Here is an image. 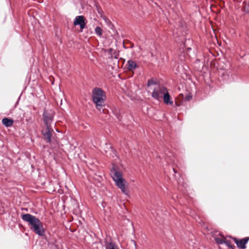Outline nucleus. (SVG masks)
<instances>
[{"label":"nucleus","instance_id":"f257e3e1","mask_svg":"<svg viewBox=\"0 0 249 249\" xmlns=\"http://www.w3.org/2000/svg\"><path fill=\"white\" fill-rule=\"evenodd\" d=\"M55 112L52 109H44L42 114V120L45 126L42 128L41 133L44 140L48 143H51L52 137L54 131L52 124L54 120Z\"/></svg>","mask_w":249,"mask_h":249},{"label":"nucleus","instance_id":"f03ea898","mask_svg":"<svg viewBox=\"0 0 249 249\" xmlns=\"http://www.w3.org/2000/svg\"><path fill=\"white\" fill-rule=\"evenodd\" d=\"M21 219L28 223L30 229L40 236L44 235L45 229L40 220L35 215L29 213L22 214Z\"/></svg>","mask_w":249,"mask_h":249},{"label":"nucleus","instance_id":"7ed1b4c3","mask_svg":"<svg viewBox=\"0 0 249 249\" xmlns=\"http://www.w3.org/2000/svg\"><path fill=\"white\" fill-rule=\"evenodd\" d=\"M110 175L116 185L120 189L124 195H128L129 191L126 188V182L123 178L122 173L118 170L116 166L113 165L111 169Z\"/></svg>","mask_w":249,"mask_h":249},{"label":"nucleus","instance_id":"20e7f679","mask_svg":"<svg viewBox=\"0 0 249 249\" xmlns=\"http://www.w3.org/2000/svg\"><path fill=\"white\" fill-rule=\"evenodd\" d=\"M107 96L106 92L99 88H94V104L99 111L104 112L103 107L106 104Z\"/></svg>","mask_w":249,"mask_h":249},{"label":"nucleus","instance_id":"39448f33","mask_svg":"<svg viewBox=\"0 0 249 249\" xmlns=\"http://www.w3.org/2000/svg\"><path fill=\"white\" fill-rule=\"evenodd\" d=\"M167 90L166 88L164 87L156 85L153 89L151 96L154 99L159 101L162 98Z\"/></svg>","mask_w":249,"mask_h":249},{"label":"nucleus","instance_id":"423d86ee","mask_svg":"<svg viewBox=\"0 0 249 249\" xmlns=\"http://www.w3.org/2000/svg\"><path fill=\"white\" fill-rule=\"evenodd\" d=\"M73 24L74 25H79L81 29L83 30L85 27V18L83 16H76L75 18Z\"/></svg>","mask_w":249,"mask_h":249},{"label":"nucleus","instance_id":"0eeeda50","mask_svg":"<svg viewBox=\"0 0 249 249\" xmlns=\"http://www.w3.org/2000/svg\"><path fill=\"white\" fill-rule=\"evenodd\" d=\"M233 239L234 240L238 248L241 249H245L246 248V245L249 240V238L246 237L239 241L235 238H233Z\"/></svg>","mask_w":249,"mask_h":249},{"label":"nucleus","instance_id":"6e6552de","mask_svg":"<svg viewBox=\"0 0 249 249\" xmlns=\"http://www.w3.org/2000/svg\"><path fill=\"white\" fill-rule=\"evenodd\" d=\"M126 66L127 67V70L131 71H133L138 67V65L137 63L132 60H129L127 61Z\"/></svg>","mask_w":249,"mask_h":249},{"label":"nucleus","instance_id":"1a4fd4ad","mask_svg":"<svg viewBox=\"0 0 249 249\" xmlns=\"http://www.w3.org/2000/svg\"><path fill=\"white\" fill-rule=\"evenodd\" d=\"M162 98L163 102L165 104L170 105H173V101L171 100V97L167 90L164 94L163 96H162Z\"/></svg>","mask_w":249,"mask_h":249},{"label":"nucleus","instance_id":"9d476101","mask_svg":"<svg viewBox=\"0 0 249 249\" xmlns=\"http://www.w3.org/2000/svg\"><path fill=\"white\" fill-rule=\"evenodd\" d=\"M111 58L118 59L119 57V52L112 48H110L107 50Z\"/></svg>","mask_w":249,"mask_h":249},{"label":"nucleus","instance_id":"9b49d317","mask_svg":"<svg viewBox=\"0 0 249 249\" xmlns=\"http://www.w3.org/2000/svg\"><path fill=\"white\" fill-rule=\"evenodd\" d=\"M14 121L11 119L4 118L2 120V123L6 127H10L12 125Z\"/></svg>","mask_w":249,"mask_h":249},{"label":"nucleus","instance_id":"f8f14e48","mask_svg":"<svg viewBox=\"0 0 249 249\" xmlns=\"http://www.w3.org/2000/svg\"><path fill=\"white\" fill-rule=\"evenodd\" d=\"M106 249H119L118 246L112 242H105Z\"/></svg>","mask_w":249,"mask_h":249},{"label":"nucleus","instance_id":"ddd939ff","mask_svg":"<svg viewBox=\"0 0 249 249\" xmlns=\"http://www.w3.org/2000/svg\"><path fill=\"white\" fill-rule=\"evenodd\" d=\"M94 5L96 6L97 12L100 17L103 19H104V18H106V17L104 15V13L102 9L98 5H97L96 3H95Z\"/></svg>","mask_w":249,"mask_h":249},{"label":"nucleus","instance_id":"4468645a","mask_svg":"<svg viewBox=\"0 0 249 249\" xmlns=\"http://www.w3.org/2000/svg\"><path fill=\"white\" fill-rule=\"evenodd\" d=\"M97 35L101 37L103 34V30L100 27H96L94 30Z\"/></svg>","mask_w":249,"mask_h":249},{"label":"nucleus","instance_id":"2eb2a0df","mask_svg":"<svg viewBox=\"0 0 249 249\" xmlns=\"http://www.w3.org/2000/svg\"><path fill=\"white\" fill-rule=\"evenodd\" d=\"M105 21V22L106 23V24H107V25L110 28V29H113L114 26L112 24L111 22L109 20V19H108L107 17L106 18H104L103 19Z\"/></svg>","mask_w":249,"mask_h":249},{"label":"nucleus","instance_id":"dca6fc26","mask_svg":"<svg viewBox=\"0 0 249 249\" xmlns=\"http://www.w3.org/2000/svg\"><path fill=\"white\" fill-rule=\"evenodd\" d=\"M215 240L218 244H223L224 242V239L220 238L219 237L215 238Z\"/></svg>","mask_w":249,"mask_h":249},{"label":"nucleus","instance_id":"f3484780","mask_svg":"<svg viewBox=\"0 0 249 249\" xmlns=\"http://www.w3.org/2000/svg\"><path fill=\"white\" fill-rule=\"evenodd\" d=\"M224 244H225L227 247L230 248H232V245H231V242L230 241L226 240L224 238Z\"/></svg>","mask_w":249,"mask_h":249},{"label":"nucleus","instance_id":"a211bd4d","mask_svg":"<svg viewBox=\"0 0 249 249\" xmlns=\"http://www.w3.org/2000/svg\"><path fill=\"white\" fill-rule=\"evenodd\" d=\"M155 83H154V81L152 80H149L148 81V82H147V86H149L151 85H153V84H155Z\"/></svg>","mask_w":249,"mask_h":249},{"label":"nucleus","instance_id":"6ab92c4d","mask_svg":"<svg viewBox=\"0 0 249 249\" xmlns=\"http://www.w3.org/2000/svg\"><path fill=\"white\" fill-rule=\"evenodd\" d=\"M192 98V97L191 96H187L185 98V99L187 101H189L190 100L191 98Z\"/></svg>","mask_w":249,"mask_h":249},{"label":"nucleus","instance_id":"aec40b11","mask_svg":"<svg viewBox=\"0 0 249 249\" xmlns=\"http://www.w3.org/2000/svg\"><path fill=\"white\" fill-rule=\"evenodd\" d=\"M91 97L92 99V101H93V89H92V90H91Z\"/></svg>","mask_w":249,"mask_h":249},{"label":"nucleus","instance_id":"412c9836","mask_svg":"<svg viewBox=\"0 0 249 249\" xmlns=\"http://www.w3.org/2000/svg\"><path fill=\"white\" fill-rule=\"evenodd\" d=\"M223 76H227V77H228V76H229V75H226L225 73H223Z\"/></svg>","mask_w":249,"mask_h":249},{"label":"nucleus","instance_id":"4be33fe9","mask_svg":"<svg viewBox=\"0 0 249 249\" xmlns=\"http://www.w3.org/2000/svg\"><path fill=\"white\" fill-rule=\"evenodd\" d=\"M173 171H174L175 173H177L176 171L175 170V169L174 168H173Z\"/></svg>","mask_w":249,"mask_h":249}]
</instances>
